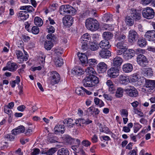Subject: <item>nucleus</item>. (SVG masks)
Segmentation results:
<instances>
[{
  "instance_id": "6e6d98bb",
  "label": "nucleus",
  "mask_w": 155,
  "mask_h": 155,
  "mask_svg": "<svg viewBox=\"0 0 155 155\" xmlns=\"http://www.w3.org/2000/svg\"><path fill=\"white\" fill-rule=\"evenodd\" d=\"M81 143L83 146L86 147H88L91 144V143L87 140H83L82 142Z\"/></svg>"
},
{
  "instance_id": "a878e982",
  "label": "nucleus",
  "mask_w": 155,
  "mask_h": 155,
  "mask_svg": "<svg viewBox=\"0 0 155 155\" xmlns=\"http://www.w3.org/2000/svg\"><path fill=\"white\" fill-rule=\"evenodd\" d=\"M84 73L83 69L79 67H76L74 69L72 70V73L74 75H80L83 74Z\"/></svg>"
},
{
  "instance_id": "9d476101",
  "label": "nucleus",
  "mask_w": 155,
  "mask_h": 155,
  "mask_svg": "<svg viewBox=\"0 0 155 155\" xmlns=\"http://www.w3.org/2000/svg\"><path fill=\"white\" fill-rule=\"evenodd\" d=\"M62 20L64 25L68 27L71 26L73 22L72 17L69 15L65 16L63 17Z\"/></svg>"
},
{
  "instance_id": "c9c22d12",
  "label": "nucleus",
  "mask_w": 155,
  "mask_h": 155,
  "mask_svg": "<svg viewBox=\"0 0 155 155\" xmlns=\"http://www.w3.org/2000/svg\"><path fill=\"white\" fill-rule=\"evenodd\" d=\"M85 88L82 87L77 88L75 90L76 93L78 95L83 96L85 94Z\"/></svg>"
},
{
  "instance_id": "aec40b11",
  "label": "nucleus",
  "mask_w": 155,
  "mask_h": 155,
  "mask_svg": "<svg viewBox=\"0 0 155 155\" xmlns=\"http://www.w3.org/2000/svg\"><path fill=\"white\" fill-rule=\"evenodd\" d=\"M15 53L17 56V59L19 61V63H22L24 61H27V57H25L23 59L21 58L22 56H23V54L22 52L20 50H16L15 51Z\"/></svg>"
},
{
  "instance_id": "37998d69",
  "label": "nucleus",
  "mask_w": 155,
  "mask_h": 155,
  "mask_svg": "<svg viewBox=\"0 0 155 155\" xmlns=\"http://www.w3.org/2000/svg\"><path fill=\"white\" fill-rule=\"evenodd\" d=\"M90 39V35L87 33H86L83 35L81 38V41H87Z\"/></svg>"
},
{
  "instance_id": "473e14b6",
  "label": "nucleus",
  "mask_w": 155,
  "mask_h": 155,
  "mask_svg": "<svg viewBox=\"0 0 155 155\" xmlns=\"http://www.w3.org/2000/svg\"><path fill=\"white\" fill-rule=\"evenodd\" d=\"M95 104L98 105L100 107H101L104 106V104L103 101L97 97H95L94 99Z\"/></svg>"
},
{
  "instance_id": "c85d7f7f",
  "label": "nucleus",
  "mask_w": 155,
  "mask_h": 155,
  "mask_svg": "<svg viewBox=\"0 0 155 155\" xmlns=\"http://www.w3.org/2000/svg\"><path fill=\"white\" fill-rule=\"evenodd\" d=\"M85 72L87 74L86 76H95L96 72L92 67H88L85 69Z\"/></svg>"
},
{
  "instance_id": "13d9d810",
  "label": "nucleus",
  "mask_w": 155,
  "mask_h": 155,
  "mask_svg": "<svg viewBox=\"0 0 155 155\" xmlns=\"http://www.w3.org/2000/svg\"><path fill=\"white\" fill-rule=\"evenodd\" d=\"M108 91L111 94H114L116 92V88L114 85L108 88Z\"/></svg>"
},
{
  "instance_id": "39448f33",
  "label": "nucleus",
  "mask_w": 155,
  "mask_h": 155,
  "mask_svg": "<svg viewBox=\"0 0 155 155\" xmlns=\"http://www.w3.org/2000/svg\"><path fill=\"white\" fill-rule=\"evenodd\" d=\"M50 78L51 84L54 85L58 83L60 80V76L59 74L56 71H52L51 73Z\"/></svg>"
},
{
  "instance_id": "774afa93",
  "label": "nucleus",
  "mask_w": 155,
  "mask_h": 155,
  "mask_svg": "<svg viewBox=\"0 0 155 155\" xmlns=\"http://www.w3.org/2000/svg\"><path fill=\"white\" fill-rule=\"evenodd\" d=\"M131 105L134 107V110L135 111L136 108L138 106L139 103L137 101H135L131 104Z\"/></svg>"
},
{
  "instance_id": "603ef678",
  "label": "nucleus",
  "mask_w": 155,
  "mask_h": 155,
  "mask_svg": "<svg viewBox=\"0 0 155 155\" xmlns=\"http://www.w3.org/2000/svg\"><path fill=\"white\" fill-rule=\"evenodd\" d=\"M12 134H8L5 136V138L8 139L11 141L14 140L15 139V137L12 135Z\"/></svg>"
},
{
  "instance_id": "4c0bfd02",
  "label": "nucleus",
  "mask_w": 155,
  "mask_h": 155,
  "mask_svg": "<svg viewBox=\"0 0 155 155\" xmlns=\"http://www.w3.org/2000/svg\"><path fill=\"white\" fill-rule=\"evenodd\" d=\"M133 127V124L130 122L128 124L127 126H124L123 128V131L125 133H129L130 131V129Z\"/></svg>"
},
{
  "instance_id": "0eeeda50",
  "label": "nucleus",
  "mask_w": 155,
  "mask_h": 155,
  "mask_svg": "<svg viewBox=\"0 0 155 155\" xmlns=\"http://www.w3.org/2000/svg\"><path fill=\"white\" fill-rule=\"evenodd\" d=\"M18 68V64L15 63L10 61L7 62L6 66L4 67L2 70L5 71L8 70L12 72L15 71Z\"/></svg>"
},
{
  "instance_id": "b1692460",
  "label": "nucleus",
  "mask_w": 155,
  "mask_h": 155,
  "mask_svg": "<svg viewBox=\"0 0 155 155\" xmlns=\"http://www.w3.org/2000/svg\"><path fill=\"white\" fill-rule=\"evenodd\" d=\"M132 12L131 16L134 19L136 20L140 19L141 18V14L140 13L134 9L132 10Z\"/></svg>"
},
{
  "instance_id": "864d4df0",
  "label": "nucleus",
  "mask_w": 155,
  "mask_h": 155,
  "mask_svg": "<svg viewBox=\"0 0 155 155\" xmlns=\"http://www.w3.org/2000/svg\"><path fill=\"white\" fill-rule=\"evenodd\" d=\"M47 38L52 41H55L56 39V37L53 34H48L47 35Z\"/></svg>"
},
{
  "instance_id": "4468645a",
  "label": "nucleus",
  "mask_w": 155,
  "mask_h": 155,
  "mask_svg": "<svg viewBox=\"0 0 155 155\" xmlns=\"http://www.w3.org/2000/svg\"><path fill=\"white\" fill-rule=\"evenodd\" d=\"M135 54V51L132 49H130L127 51H125L123 54L124 58L126 60L132 58Z\"/></svg>"
},
{
  "instance_id": "bf43d9fd",
  "label": "nucleus",
  "mask_w": 155,
  "mask_h": 155,
  "mask_svg": "<svg viewBox=\"0 0 155 155\" xmlns=\"http://www.w3.org/2000/svg\"><path fill=\"white\" fill-rule=\"evenodd\" d=\"M103 96L105 99L108 101H111L113 99V97L109 94H104Z\"/></svg>"
},
{
  "instance_id": "6ab92c4d",
  "label": "nucleus",
  "mask_w": 155,
  "mask_h": 155,
  "mask_svg": "<svg viewBox=\"0 0 155 155\" xmlns=\"http://www.w3.org/2000/svg\"><path fill=\"white\" fill-rule=\"evenodd\" d=\"M18 17L21 20H26L29 17V15L26 11H21L17 15Z\"/></svg>"
},
{
  "instance_id": "bb28decb",
  "label": "nucleus",
  "mask_w": 155,
  "mask_h": 155,
  "mask_svg": "<svg viewBox=\"0 0 155 155\" xmlns=\"http://www.w3.org/2000/svg\"><path fill=\"white\" fill-rule=\"evenodd\" d=\"M78 55L82 64H85L87 63L88 59L86 55L81 53L78 54Z\"/></svg>"
},
{
  "instance_id": "49530a36",
  "label": "nucleus",
  "mask_w": 155,
  "mask_h": 155,
  "mask_svg": "<svg viewBox=\"0 0 155 155\" xmlns=\"http://www.w3.org/2000/svg\"><path fill=\"white\" fill-rule=\"evenodd\" d=\"M84 119L82 118L77 119L75 122L76 124L78 126H81L82 125L84 124Z\"/></svg>"
},
{
  "instance_id": "052dcab7",
  "label": "nucleus",
  "mask_w": 155,
  "mask_h": 155,
  "mask_svg": "<svg viewBox=\"0 0 155 155\" xmlns=\"http://www.w3.org/2000/svg\"><path fill=\"white\" fill-rule=\"evenodd\" d=\"M4 111L5 113L8 114H10L12 113V111L6 106H4Z\"/></svg>"
},
{
  "instance_id": "e433bc0d",
  "label": "nucleus",
  "mask_w": 155,
  "mask_h": 155,
  "mask_svg": "<svg viewBox=\"0 0 155 155\" xmlns=\"http://www.w3.org/2000/svg\"><path fill=\"white\" fill-rule=\"evenodd\" d=\"M34 22L35 25L38 26H41L43 24L42 19L38 17H36L34 19Z\"/></svg>"
},
{
  "instance_id": "f3484780",
  "label": "nucleus",
  "mask_w": 155,
  "mask_h": 155,
  "mask_svg": "<svg viewBox=\"0 0 155 155\" xmlns=\"http://www.w3.org/2000/svg\"><path fill=\"white\" fill-rule=\"evenodd\" d=\"M24 127L22 125L20 126L15 128L12 131V134L16 135L25 132Z\"/></svg>"
},
{
  "instance_id": "4d7b16f0",
  "label": "nucleus",
  "mask_w": 155,
  "mask_h": 155,
  "mask_svg": "<svg viewBox=\"0 0 155 155\" xmlns=\"http://www.w3.org/2000/svg\"><path fill=\"white\" fill-rule=\"evenodd\" d=\"M66 141V142L69 143H71L74 140V139L71 138L69 136H66L65 137Z\"/></svg>"
},
{
  "instance_id": "e2e57ef3",
  "label": "nucleus",
  "mask_w": 155,
  "mask_h": 155,
  "mask_svg": "<svg viewBox=\"0 0 155 155\" xmlns=\"http://www.w3.org/2000/svg\"><path fill=\"white\" fill-rule=\"evenodd\" d=\"M115 46L117 47L118 48H119L121 50L123 49L124 48V46L123 45V43L122 42H119L117 43L115 45Z\"/></svg>"
},
{
  "instance_id": "412c9836",
  "label": "nucleus",
  "mask_w": 155,
  "mask_h": 155,
  "mask_svg": "<svg viewBox=\"0 0 155 155\" xmlns=\"http://www.w3.org/2000/svg\"><path fill=\"white\" fill-rule=\"evenodd\" d=\"M99 45L102 49H108L111 47V45L109 44L108 41L106 40L101 41L99 44Z\"/></svg>"
},
{
  "instance_id": "1a4fd4ad",
  "label": "nucleus",
  "mask_w": 155,
  "mask_h": 155,
  "mask_svg": "<svg viewBox=\"0 0 155 155\" xmlns=\"http://www.w3.org/2000/svg\"><path fill=\"white\" fill-rule=\"evenodd\" d=\"M119 71L117 68L111 67L108 70L107 74L110 77L115 78L119 75Z\"/></svg>"
},
{
  "instance_id": "0e129e2a",
  "label": "nucleus",
  "mask_w": 155,
  "mask_h": 155,
  "mask_svg": "<svg viewBox=\"0 0 155 155\" xmlns=\"http://www.w3.org/2000/svg\"><path fill=\"white\" fill-rule=\"evenodd\" d=\"M54 52L57 55L61 54L63 53L62 49L60 48H56L54 50Z\"/></svg>"
},
{
  "instance_id": "f03ea898",
  "label": "nucleus",
  "mask_w": 155,
  "mask_h": 155,
  "mask_svg": "<svg viewBox=\"0 0 155 155\" xmlns=\"http://www.w3.org/2000/svg\"><path fill=\"white\" fill-rule=\"evenodd\" d=\"M85 26L89 30L92 31H95L99 28V24L96 19L90 18L86 20Z\"/></svg>"
},
{
  "instance_id": "5701e85b",
  "label": "nucleus",
  "mask_w": 155,
  "mask_h": 155,
  "mask_svg": "<svg viewBox=\"0 0 155 155\" xmlns=\"http://www.w3.org/2000/svg\"><path fill=\"white\" fill-rule=\"evenodd\" d=\"M133 67L132 64L130 63L126 64L123 65L122 67L123 71L125 73L131 72L133 70Z\"/></svg>"
},
{
  "instance_id": "cd10ccee",
  "label": "nucleus",
  "mask_w": 155,
  "mask_h": 155,
  "mask_svg": "<svg viewBox=\"0 0 155 155\" xmlns=\"http://www.w3.org/2000/svg\"><path fill=\"white\" fill-rule=\"evenodd\" d=\"M147 43L145 39L143 38H139L137 41V45L141 48L145 47L147 45Z\"/></svg>"
},
{
  "instance_id": "a211bd4d",
  "label": "nucleus",
  "mask_w": 155,
  "mask_h": 155,
  "mask_svg": "<svg viewBox=\"0 0 155 155\" xmlns=\"http://www.w3.org/2000/svg\"><path fill=\"white\" fill-rule=\"evenodd\" d=\"M145 87L148 90H152L155 88V81L147 80L146 81Z\"/></svg>"
},
{
  "instance_id": "f257e3e1",
  "label": "nucleus",
  "mask_w": 155,
  "mask_h": 155,
  "mask_svg": "<svg viewBox=\"0 0 155 155\" xmlns=\"http://www.w3.org/2000/svg\"><path fill=\"white\" fill-rule=\"evenodd\" d=\"M99 82V78L96 76H86L83 81V83L85 87H92L98 84Z\"/></svg>"
},
{
  "instance_id": "3c124183",
  "label": "nucleus",
  "mask_w": 155,
  "mask_h": 155,
  "mask_svg": "<svg viewBox=\"0 0 155 155\" xmlns=\"http://www.w3.org/2000/svg\"><path fill=\"white\" fill-rule=\"evenodd\" d=\"M32 32L34 34H37L39 32V29L38 27L36 26H33L32 28Z\"/></svg>"
},
{
  "instance_id": "f8f14e48",
  "label": "nucleus",
  "mask_w": 155,
  "mask_h": 155,
  "mask_svg": "<svg viewBox=\"0 0 155 155\" xmlns=\"http://www.w3.org/2000/svg\"><path fill=\"white\" fill-rule=\"evenodd\" d=\"M99 56L102 58H108L111 56V52L107 49H102L99 52Z\"/></svg>"
},
{
  "instance_id": "ddd939ff",
  "label": "nucleus",
  "mask_w": 155,
  "mask_h": 155,
  "mask_svg": "<svg viewBox=\"0 0 155 155\" xmlns=\"http://www.w3.org/2000/svg\"><path fill=\"white\" fill-rule=\"evenodd\" d=\"M125 91L127 94L131 97H136L138 95V92L137 90L133 87L132 88L126 89Z\"/></svg>"
},
{
  "instance_id": "6e6552de",
  "label": "nucleus",
  "mask_w": 155,
  "mask_h": 155,
  "mask_svg": "<svg viewBox=\"0 0 155 155\" xmlns=\"http://www.w3.org/2000/svg\"><path fill=\"white\" fill-rule=\"evenodd\" d=\"M137 59L138 63L142 66L145 67L148 63L146 57L143 54L138 55Z\"/></svg>"
},
{
  "instance_id": "7ed1b4c3",
  "label": "nucleus",
  "mask_w": 155,
  "mask_h": 155,
  "mask_svg": "<svg viewBox=\"0 0 155 155\" xmlns=\"http://www.w3.org/2000/svg\"><path fill=\"white\" fill-rule=\"evenodd\" d=\"M60 14L63 15L70 14L72 15L75 14L76 10L69 5H64L61 6L60 8Z\"/></svg>"
},
{
  "instance_id": "8fccbe9b",
  "label": "nucleus",
  "mask_w": 155,
  "mask_h": 155,
  "mask_svg": "<svg viewBox=\"0 0 155 155\" xmlns=\"http://www.w3.org/2000/svg\"><path fill=\"white\" fill-rule=\"evenodd\" d=\"M45 55L44 54H40L38 58V60L41 62L42 64H44L45 62Z\"/></svg>"
},
{
  "instance_id": "ea45409f",
  "label": "nucleus",
  "mask_w": 155,
  "mask_h": 155,
  "mask_svg": "<svg viewBox=\"0 0 155 155\" xmlns=\"http://www.w3.org/2000/svg\"><path fill=\"white\" fill-rule=\"evenodd\" d=\"M125 21L127 24L130 26L133 25L134 22V20L130 16L126 17L125 19Z\"/></svg>"
},
{
  "instance_id": "69168bd1",
  "label": "nucleus",
  "mask_w": 155,
  "mask_h": 155,
  "mask_svg": "<svg viewBox=\"0 0 155 155\" xmlns=\"http://www.w3.org/2000/svg\"><path fill=\"white\" fill-rule=\"evenodd\" d=\"M23 84L21 83V85L18 86V88L20 90L18 92V94L20 95H21L23 94Z\"/></svg>"
},
{
  "instance_id": "7c9ffc66",
  "label": "nucleus",
  "mask_w": 155,
  "mask_h": 155,
  "mask_svg": "<svg viewBox=\"0 0 155 155\" xmlns=\"http://www.w3.org/2000/svg\"><path fill=\"white\" fill-rule=\"evenodd\" d=\"M102 36L104 40L108 41L112 39L113 34L110 32L105 31L103 33Z\"/></svg>"
},
{
  "instance_id": "423d86ee",
  "label": "nucleus",
  "mask_w": 155,
  "mask_h": 155,
  "mask_svg": "<svg viewBox=\"0 0 155 155\" xmlns=\"http://www.w3.org/2000/svg\"><path fill=\"white\" fill-rule=\"evenodd\" d=\"M138 38V35L136 31L130 30L129 31L128 35V40L129 42L134 43Z\"/></svg>"
},
{
  "instance_id": "dca6fc26",
  "label": "nucleus",
  "mask_w": 155,
  "mask_h": 155,
  "mask_svg": "<svg viewBox=\"0 0 155 155\" xmlns=\"http://www.w3.org/2000/svg\"><path fill=\"white\" fill-rule=\"evenodd\" d=\"M123 61L121 58L117 56L113 59L112 64L114 66L117 68L121 65Z\"/></svg>"
},
{
  "instance_id": "09e8293b",
  "label": "nucleus",
  "mask_w": 155,
  "mask_h": 155,
  "mask_svg": "<svg viewBox=\"0 0 155 155\" xmlns=\"http://www.w3.org/2000/svg\"><path fill=\"white\" fill-rule=\"evenodd\" d=\"M47 30L48 32L50 34H52L54 32L55 29L54 27L51 25H48L47 26Z\"/></svg>"
},
{
  "instance_id": "20e7f679",
  "label": "nucleus",
  "mask_w": 155,
  "mask_h": 155,
  "mask_svg": "<svg viewBox=\"0 0 155 155\" xmlns=\"http://www.w3.org/2000/svg\"><path fill=\"white\" fill-rule=\"evenodd\" d=\"M143 16L147 19H151L154 18L155 13L154 10L151 8L147 7L142 11Z\"/></svg>"
},
{
  "instance_id": "c03bdc74",
  "label": "nucleus",
  "mask_w": 155,
  "mask_h": 155,
  "mask_svg": "<svg viewBox=\"0 0 155 155\" xmlns=\"http://www.w3.org/2000/svg\"><path fill=\"white\" fill-rule=\"evenodd\" d=\"M116 41H121L122 42L125 39L126 37L124 34H120L119 36L116 35Z\"/></svg>"
},
{
  "instance_id": "de8ad7c7",
  "label": "nucleus",
  "mask_w": 155,
  "mask_h": 155,
  "mask_svg": "<svg viewBox=\"0 0 155 155\" xmlns=\"http://www.w3.org/2000/svg\"><path fill=\"white\" fill-rule=\"evenodd\" d=\"M56 148H51L49 149L46 153H44L46 155H53L56 152Z\"/></svg>"
},
{
  "instance_id": "680f3d73",
  "label": "nucleus",
  "mask_w": 155,
  "mask_h": 155,
  "mask_svg": "<svg viewBox=\"0 0 155 155\" xmlns=\"http://www.w3.org/2000/svg\"><path fill=\"white\" fill-rule=\"evenodd\" d=\"M128 115V112L125 109H122L121 111V115L122 117H127Z\"/></svg>"
},
{
  "instance_id": "5fc2aeb1",
  "label": "nucleus",
  "mask_w": 155,
  "mask_h": 155,
  "mask_svg": "<svg viewBox=\"0 0 155 155\" xmlns=\"http://www.w3.org/2000/svg\"><path fill=\"white\" fill-rule=\"evenodd\" d=\"M33 151L31 153V155H37L40 152V150L39 149L35 148L32 150Z\"/></svg>"
},
{
  "instance_id": "58836bf2",
  "label": "nucleus",
  "mask_w": 155,
  "mask_h": 155,
  "mask_svg": "<svg viewBox=\"0 0 155 155\" xmlns=\"http://www.w3.org/2000/svg\"><path fill=\"white\" fill-rule=\"evenodd\" d=\"M124 91L123 89L121 87L118 88L116 93V97L120 98L122 97L123 95Z\"/></svg>"
},
{
  "instance_id": "9b49d317",
  "label": "nucleus",
  "mask_w": 155,
  "mask_h": 155,
  "mask_svg": "<svg viewBox=\"0 0 155 155\" xmlns=\"http://www.w3.org/2000/svg\"><path fill=\"white\" fill-rule=\"evenodd\" d=\"M144 36L149 41H155V31L154 30L147 31L146 33Z\"/></svg>"
},
{
  "instance_id": "393cba45",
  "label": "nucleus",
  "mask_w": 155,
  "mask_h": 155,
  "mask_svg": "<svg viewBox=\"0 0 155 155\" xmlns=\"http://www.w3.org/2000/svg\"><path fill=\"white\" fill-rule=\"evenodd\" d=\"M142 73L145 76L150 77L153 74V71L151 68H143L142 70Z\"/></svg>"
},
{
  "instance_id": "a18cd8bd",
  "label": "nucleus",
  "mask_w": 155,
  "mask_h": 155,
  "mask_svg": "<svg viewBox=\"0 0 155 155\" xmlns=\"http://www.w3.org/2000/svg\"><path fill=\"white\" fill-rule=\"evenodd\" d=\"M97 60L95 59H90L88 60L87 63L90 66H92L97 64Z\"/></svg>"
},
{
  "instance_id": "72a5a7b5",
  "label": "nucleus",
  "mask_w": 155,
  "mask_h": 155,
  "mask_svg": "<svg viewBox=\"0 0 155 155\" xmlns=\"http://www.w3.org/2000/svg\"><path fill=\"white\" fill-rule=\"evenodd\" d=\"M53 46L52 42L49 41H46L44 44V47L47 50H50Z\"/></svg>"
},
{
  "instance_id": "79ce46f5",
  "label": "nucleus",
  "mask_w": 155,
  "mask_h": 155,
  "mask_svg": "<svg viewBox=\"0 0 155 155\" xmlns=\"http://www.w3.org/2000/svg\"><path fill=\"white\" fill-rule=\"evenodd\" d=\"M99 46V45L95 43H92L90 44L89 48L91 50L95 51L98 49Z\"/></svg>"
},
{
  "instance_id": "4be33fe9",
  "label": "nucleus",
  "mask_w": 155,
  "mask_h": 155,
  "mask_svg": "<svg viewBox=\"0 0 155 155\" xmlns=\"http://www.w3.org/2000/svg\"><path fill=\"white\" fill-rule=\"evenodd\" d=\"M120 83L122 84H127L129 82V78L124 74L120 75L119 78Z\"/></svg>"
},
{
  "instance_id": "a19ab883",
  "label": "nucleus",
  "mask_w": 155,
  "mask_h": 155,
  "mask_svg": "<svg viewBox=\"0 0 155 155\" xmlns=\"http://www.w3.org/2000/svg\"><path fill=\"white\" fill-rule=\"evenodd\" d=\"M54 63L56 66H61L63 64V60L61 58H58L57 59H55Z\"/></svg>"
},
{
  "instance_id": "c756f323",
  "label": "nucleus",
  "mask_w": 155,
  "mask_h": 155,
  "mask_svg": "<svg viewBox=\"0 0 155 155\" xmlns=\"http://www.w3.org/2000/svg\"><path fill=\"white\" fill-rule=\"evenodd\" d=\"M69 151L67 148H62L59 149L57 152V155H69Z\"/></svg>"
},
{
  "instance_id": "2eb2a0df",
  "label": "nucleus",
  "mask_w": 155,
  "mask_h": 155,
  "mask_svg": "<svg viewBox=\"0 0 155 155\" xmlns=\"http://www.w3.org/2000/svg\"><path fill=\"white\" fill-rule=\"evenodd\" d=\"M107 68V66L104 62H101L99 63L97 66L98 71L100 73H103L105 72Z\"/></svg>"
},
{
  "instance_id": "338daca9",
  "label": "nucleus",
  "mask_w": 155,
  "mask_h": 155,
  "mask_svg": "<svg viewBox=\"0 0 155 155\" xmlns=\"http://www.w3.org/2000/svg\"><path fill=\"white\" fill-rule=\"evenodd\" d=\"M82 45H81V48L84 50H85L87 49L88 47L87 46V42H84L83 43L81 42Z\"/></svg>"
},
{
  "instance_id": "2f4dec72",
  "label": "nucleus",
  "mask_w": 155,
  "mask_h": 155,
  "mask_svg": "<svg viewBox=\"0 0 155 155\" xmlns=\"http://www.w3.org/2000/svg\"><path fill=\"white\" fill-rule=\"evenodd\" d=\"M73 120L71 118L66 119L64 120L63 123L66 124L68 127H72L74 125L73 123Z\"/></svg>"
},
{
  "instance_id": "f704fd0d",
  "label": "nucleus",
  "mask_w": 155,
  "mask_h": 155,
  "mask_svg": "<svg viewBox=\"0 0 155 155\" xmlns=\"http://www.w3.org/2000/svg\"><path fill=\"white\" fill-rule=\"evenodd\" d=\"M102 18L103 21L107 22L112 21V16L109 14H106L104 15Z\"/></svg>"
}]
</instances>
